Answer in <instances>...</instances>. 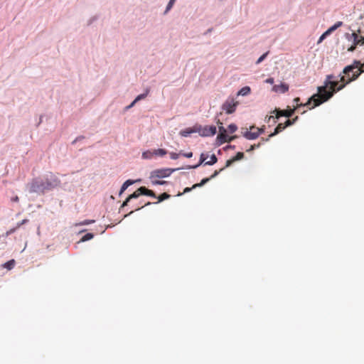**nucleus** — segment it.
I'll list each match as a JSON object with an SVG mask.
<instances>
[{"instance_id":"45","label":"nucleus","mask_w":364,"mask_h":364,"mask_svg":"<svg viewBox=\"0 0 364 364\" xmlns=\"http://www.w3.org/2000/svg\"><path fill=\"white\" fill-rule=\"evenodd\" d=\"M235 145L228 144L223 148V150L227 151L229 149H235Z\"/></svg>"},{"instance_id":"53","label":"nucleus","mask_w":364,"mask_h":364,"mask_svg":"<svg viewBox=\"0 0 364 364\" xmlns=\"http://www.w3.org/2000/svg\"><path fill=\"white\" fill-rule=\"evenodd\" d=\"M266 82L269 83V84H273L274 79L272 77H269L266 80Z\"/></svg>"},{"instance_id":"11","label":"nucleus","mask_w":364,"mask_h":364,"mask_svg":"<svg viewBox=\"0 0 364 364\" xmlns=\"http://www.w3.org/2000/svg\"><path fill=\"white\" fill-rule=\"evenodd\" d=\"M273 90L277 92L285 93L289 90V85L284 82H281L279 85H275L273 87Z\"/></svg>"},{"instance_id":"19","label":"nucleus","mask_w":364,"mask_h":364,"mask_svg":"<svg viewBox=\"0 0 364 364\" xmlns=\"http://www.w3.org/2000/svg\"><path fill=\"white\" fill-rule=\"evenodd\" d=\"M16 264V261L14 259H11L9 260L8 262H5L2 266L4 268L7 269L8 270L12 269Z\"/></svg>"},{"instance_id":"26","label":"nucleus","mask_w":364,"mask_h":364,"mask_svg":"<svg viewBox=\"0 0 364 364\" xmlns=\"http://www.w3.org/2000/svg\"><path fill=\"white\" fill-rule=\"evenodd\" d=\"M208 158V154L202 153L200 156L198 165H202L203 164L205 165V162H206V159Z\"/></svg>"},{"instance_id":"34","label":"nucleus","mask_w":364,"mask_h":364,"mask_svg":"<svg viewBox=\"0 0 364 364\" xmlns=\"http://www.w3.org/2000/svg\"><path fill=\"white\" fill-rule=\"evenodd\" d=\"M95 223L94 220H85L79 223H76L75 225H87Z\"/></svg>"},{"instance_id":"39","label":"nucleus","mask_w":364,"mask_h":364,"mask_svg":"<svg viewBox=\"0 0 364 364\" xmlns=\"http://www.w3.org/2000/svg\"><path fill=\"white\" fill-rule=\"evenodd\" d=\"M218 134L228 135V133H227L226 129L224 127H223V126H220L219 127V133H218Z\"/></svg>"},{"instance_id":"18","label":"nucleus","mask_w":364,"mask_h":364,"mask_svg":"<svg viewBox=\"0 0 364 364\" xmlns=\"http://www.w3.org/2000/svg\"><path fill=\"white\" fill-rule=\"evenodd\" d=\"M251 92V88L249 86L242 87L238 92L237 95L247 96Z\"/></svg>"},{"instance_id":"25","label":"nucleus","mask_w":364,"mask_h":364,"mask_svg":"<svg viewBox=\"0 0 364 364\" xmlns=\"http://www.w3.org/2000/svg\"><path fill=\"white\" fill-rule=\"evenodd\" d=\"M211 180V178H203L200 183H195L193 185V188H198V187H202L205 184H206L208 182H209Z\"/></svg>"},{"instance_id":"37","label":"nucleus","mask_w":364,"mask_h":364,"mask_svg":"<svg viewBox=\"0 0 364 364\" xmlns=\"http://www.w3.org/2000/svg\"><path fill=\"white\" fill-rule=\"evenodd\" d=\"M180 156H183L186 158L189 159L193 156V152L190 151V152L184 153L183 151H180Z\"/></svg>"},{"instance_id":"3","label":"nucleus","mask_w":364,"mask_h":364,"mask_svg":"<svg viewBox=\"0 0 364 364\" xmlns=\"http://www.w3.org/2000/svg\"><path fill=\"white\" fill-rule=\"evenodd\" d=\"M183 169V168H163L155 169L150 173L149 179L164 178L171 176L173 172Z\"/></svg>"},{"instance_id":"13","label":"nucleus","mask_w":364,"mask_h":364,"mask_svg":"<svg viewBox=\"0 0 364 364\" xmlns=\"http://www.w3.org/2000/svg\"><path fill=\"white\" fill-rule=\"evenodd\" d=\"M242 136L248 140H255L259 136V133L245 131L242 133Z\"/></svg>"},{"instance_id":"24","label":"nucleus","mask_w":364,"mask_h":364,"mask_svg":"<svg viewBox=\"0 0 364 364\" xmlns=\"http://www.w3.org/2000/svg\"><path fill=\"white\" fill-rule=\"evenodd\" d=\"M218 162V158L215 154L210 156V161L205 162V166H213Z\"/></svg>"},{"instance_id":"63","label":"nucleus","mask_w":364,"mask_h":364,"mask_svg":"<svg viewBox=\"0 0 364 364\" xmlns=\"http://www.w3.org/2000/svg\"><path fill=\"white\" fill-rule=\"evenodd\" d=\"M363 69H364V66H363Z\"/></svg>"},{"instance_id":"21","label":"nucleus","mask_w":364,"mask_h":364,"mask_svg":"<svg viewBox=\"0 0 364 364\" xmlns=\"http://www.w3.org/2000/svg\"><path fill=\"white\" fill-rule=\"evenodd\" d=\"M150 180H151V183L153 186H163V185H166V184L170 183L169 181L157 180L156 178L150 179Z\"/></svg>"},{"instance_id":"23","label":"nucleus","mask_w":364,"mask_h":364,"mask_svg":"<svg viewBox=\"0 0 364 364\" xmlns=\"http://www.w3.org/2000/svg\"><path fill=\"white\" fill-rule=\"evenodd\" d=\"M154 151L153 154L156 156H164L168 153L167 150L164 149H154Z\"/></svg>"},{"instance_id":"60","label":"nucleus","mask_w":364,"mask_h":364,"mask_svg":"<svg viewBox=\"0 0 364 364\" xmlns=\"http://www.w3.org/2000/svg\"><path fill=\"white\" fill-rule=\"evenodd\" d=\"M133 212H134L133 210H132V211H131V212H129L128 214H127V215H124V218H126V217H127V216L130 215L131 214H132V213H133Z\"/></svg>"},{"instance_id":"48","label":"nucleus","mask_w":364,"mask_h":364,"mask_svg":"<svg viewBox=\"0 0 364 364\" xmlns=\"http://www.w3.org/2000/svg\"><path fill=\"white\" fill-rule=\"evenodd\" d=\"M359 45H364V36L360 37L358 36V46Z\"/></svg>"},{"instance_id":"46","label":"nucleus","mask_w":364,"mask_h":364,"mask_svg":"<svg viewBox=\"0 0 364 364\" xmlns=\"http://www.w3.org/2000/svg\"><path fill=\"white\" fill-rule=\"evenodd\" d=\"M97 19V16H94L92 17H91L88 21H87V26H90L93 22H95L96 20Z\"/></svg>"},{"instance_id":"44","label":"nucleus","mask_w":364,"mask_h":364,"mask_svg":"<svg viewBox=\"0 0 364 364\" xmlns=\"http://www.w3.org/2000/svg\"><path fill=\"white\" fill-rule=\"evenodd\" d=\"M200 165H198V163L197 164H194V165H188L186 166V167H183V169L184 168H186V169H196L197 168H198Z\"/></svg>"},{"instance_id":"61","label":"nucleus","mask_w":364,"mask_h":364,"mask_svg":"<svg viewBox=\"0 0 364 364\" xmlns=\"http://www.w3.org/2000/svg\"><path fill=\"white\" fill-rule=\"evenodd\" d=\"M222 154V150H221V149H219V150L218 151V154H219V155H220V154Z\"/></svg>"},{"instance_id":"27","label":"nucleus","mask_w":364,"mask_h":364,"mask_svg":"<svg viewBox=\"0 0 364 364\" xmlns=\"http://www.w3.org/2000/svg\"><path fill=\"white\" fill-rule=\"evenodd\" d=\"M176 2V0H169L166 9L164 11V14H166L173 6L174 4Z\"/></svg>"},{"instance_id":"54","label":"nucleus","mask_w":364,"mask_h":364,"mask_svg":"<svg viewBox=\"0 0 364 364\" xmlns=\"http://www.w3.org/2000/svg\"><path fill=\"white\" fill-rule=\"evenodd\" d=\"M213 28H208V30H207V31L203 33V35H204V36H206V35H208V34L210 33L213 31Z\"/></svg>"},{"instance_id":"30","label":"nucleus","mask_w":364,"mask_h":364,"mask_svg":"<svg viewBox=\"0 0 364 364\" xmlns=\"http://www.w3.org/2000/svg\"><path fill=\"white\" fill-rule=\"evenodd\" d=\"M299 119V117L296 116L292 119H287L285 122L287 127H290L296 123V122Z\"/></svg>"},{"instance_id":"6","label":"nucleus","mask_w":364,"mask_h":364,"mask_svg":"<svg viewBox=\"0 0 364 364\" xmlns=\"http://www.w3.org/2000/svg\"><path fill=\"white\" fill-rule=\"evenodd\" d=\"M237 104V102H234L233 99H228L223 104L221 108L227 114H230L235 111Z\"/></svg>"},{"instance_id":"4","label":"nucleus","mask_w":364,"mask_h":364,"mask_svg":"<svg viewBox=\"0 0 364 364\" xmlns=\"http://www.w3.org/2000/svg\"><path fill=\"white\" fill-rule=\"evenodd\" d=\"M295 108H290L288 107L287 109H281L279 108H275L271 113L275 114V118L279 119L280 117H285L287 118H290L295 113Z\"/></svg>"},{"instance_id":"5","label":"nucleus","mask_w":364,"mask_h":364,"mask_svg":"<svg viewBox=\"0 0 364 364\" xmlns=\"http://www.w3.org/2000/svg\"><path fill=\"white\" fill-rule=\"evenodd\" d=\"M202 129V126L198 124H196L192 127H188L184 129H181L179 132V135L183 137L191 136L192 134L198 133Z\"/></svg>"},{"instance_id":"32","label":"nucleus","mask_w":364,"mask_h":364,"mask_svg":"<svg viewBox=\"0 0 364 364\" xmlns=\"http://www.w3.org/2000/svg\"><path fill=\"white\" fill-rule=\"evenodd\" d=\"M228 129L230 134H232L237 131V126L235 124H230L228 125Z\"/></svg>"},{"instance_id":"51","label":"nucleus","mask_w":364,"mask_h":364,"mask_svg":"<svg viewBox=\"0 0 364 364\" xmlns=\"http://www.w3.org/2000/svg\"><path fill=\"white\" fill-rule=\"evenodd\" d=\"M237 137L238 136L237 135H233V136L228 135V137L227 138V139H228L227 142H231L232 141H233L235 139H236Z\"/></svg>"},{"instance_id":"1","label":"nucleus","mask_w":364,"mask_h":364,"mask_svg":"<svg viewBox=\"0 0 364 364\" xmlns=\"http://www.w3.org/2000/svg\"><path fill=\"white\" fill-rule=\"evenodd\" d=\"M364 63L358 60H354L353 63L346 66L343 70V74L338 76L328 75L324 81L323 86L318 87V93L310 97L306 103L298 105L297 107L309 106L311 103L314 105L311 108L317 107L322 103L329 100L335 93L341 90L348 84L356 80L359 76L364 73Z\"/></svg>"},{"instance_id":"16","label":"nucleus","mask_w":364,"mask_h":364,"mask_svg":"<svg viewBox=\"0 0 364 364\" xmlns=\"http://www.w3.org/2000/svg\"><path fill=\"white\" fill-rule=\"evenodd\" d=\"M333 29L331 27H329L324 33L321 34L319 37L317 43H321L325 38H326L328 36H330L333 32Z\"/></svg>"},{"instance_id":"28","label":"nucleus","mask_w":364,"mask_h":364,"mask_svg":"<svg viewBox=\"0 0 364 364\" xmlns=\"http://www.w3.org/2000/svg\"><path fill=\"white\" fill-rule=\"evenodd\" d=\"M245 158V154L243 152L239 151L236 154V155L232 157L233 161H237L243 159Z\"/></svg>"},{"instance_id":"41","label":"nucleus","mask_w":364,"mask_h":364,"mask_svg":"<svg viewBox=\"0 0 364 364\" xmlns=\"http://www.w3.org/2000/svg\"><path fill=\"white\" fill-rule=\"evenodd\" d=\"M85 137L82 135H80V136H78L77 137H76L73 141H72V144H76L77 142L78 141H81L82 140H83Z\"/></svg>"},{"instance_id":"40","label":"nucleus","mask_w":364,"mask_h":364,"mask_svg":"<svg viewBox=\"0 0 364 364\" xmlns=\"http://www.w3.org/2000/svg\"><path fill=\"white\" fill-rule=\"evenodd\" d=\"M342 25H343L342 21H337L335 24H333L331 27L333 28V31H335L337 28L341 27Z\"/></svg>"},{"instance_id":"14","label":"nucleus","mask_w":364,"mask_h":364,"mask_svg":"<svg viewBox=\"0 0 364 364\" xmlns=\"http://www.w3.org/2000/svg\"><path fill=\"white\" fill-rule=\"evenodd\" d=\"M287 128L286 124L279 123L274 129V131L269 135V137H273L284 130Z\"/></svg>"},{"instance_id":"49","label":"nucleus","mask_w":364,"mask_h":364,"mask_svg":"<svg viewBox=\"0 0 364 364\" xmlns=\"http://www.w3.org/2000/svg\"><path fill=\"white\" fill-rule=\"evenodd\" d=\"M129 201H130V200L128 198H127L125 199V200L122 203V205L120 207V209H122V208H124L125 206H127L128 205V203H129Z\"/></svg>"},{"instance_id":"59","label":"nucleus","mask_w":364,"mask_h":364,"mask_svg":"<svg viewBox=\"0 0 364 364\" xmlns=\"http://www.w3.org/2000/svg\"><path fill=\"white\" fill-rule=\"evenodd\" d=\"M16 228L11 229L9 231L7 232V235H10L13 233L15 231Z\"/></svg>"},{"instance_id":"58","label":"nucleus","mask_w":364,"mask_h":364,"mask_svg":"<svg viewBox=\"0 0 364 364\" xmlns=\"http://www.w3.org/2000/svg\"><path fill=\"white\" fill-rule=\"evenodd\" d=\"M43 117V115H41L40 119H39V122L37 124V127H38L40 125V124L42 122Z\"/></svg>"},{"instance_id":"55","label":"nucleus","mask_w":364,"mask_h":364,"mask_svg":"<svg viewBox=\"0 0 364 364\" xmlns=\"http://www.w3.org/2000/svg\"><path fill=\"white\" fill-rule=\"evenodd\" d=\"M269 138H270V137H268V138H267V139H264V138H263V137H262V138L261 139V142H260V143H261V145H262V144H264V142H266V141H269Z\"/></svg>"},{"instance_id":"17","label":"nucleus","mask_w":364,"mask_h":364,"mask_svg":"<svg viewBox=\"0 0 364 364\" xmlns=\"http://www.w3.org/2000/svg\"><path fill=\"white\" fill-rule=\"evenodd\" d=\"M150 90H151V88L149 87H146L144 92L137 95L136 97V98L134 100V101L136 103L137 102L145 99L147 97V95H149Z\"/></svg>"},{"instance_id":"56","label":"nucleus","mask_w":364,"mask_h":364,"mask_svg":"<svg viewBox=\"0 0 364 364\" xmlns=\"http://www.w3.org/2000/svg\"><path fill=\"white\" fill-rule=\"evenodd\" d=\"M11 200L14 201V202H18L19 200V198H18V196H15V197L11 198Z\"/></svg>"},{"instance_id":"12","label":"nucleus","mask_w":364,"mask_h":364,"mask_svg":"<svg viewBox=\"0 0 364 364\" xmlns=\"http://www.w3.org/2000/svg\"><path fill=\"white\" fill-rule=\"evenodd\" d=\"M171 198V195L167 193H161V195H159V196H156V198L158 199V201L156 202H154V203H151V202H148L147 203H146L145 205H149L151 204H158L165 200H167L168 198Z\"/></svg>"},{"instance_id":"29","label":"nucleus","mask_w":364,"mask_h":364,"mask_svg":"<svg viewBox=\"0 0 364 364\" xmlns=\"http://www.w3.org/2000/svg\"><path fill=\"white\" fill-rule=\"evenodd\" d=\"M139 188L134 191L133 193L130 194L127 198L131 200L132 199H136L138 198L141 195L139 194Z\"/></svg>"},{"instance_id":"2","label":"nucleus","mask_w":364,"mask_h":364,"mask_svg":"<svg viewBox=\"0 0 364 364\" xmlns=\"http://www.w3.org/2000/svg\"><path fill=\"white\" fill-rule=\"evenodd\" d=\"M60 185V180L53 173H49L43 176L33 178L27 184L30 193H36L40 196L53 191Z\"/></svg>"},{"instance_id":"20","label":"nucleus","mask_w":364,"mask_h":364,"mask_svg":"<svg viewBox=\"0 0 364 364\" xmlns=\"http://www.w3.org/2000/svg\"><path fill=\"white\" fill-rule=\"evenodd\" d=\"M153 152H154V150H146V151H144L141 155L142 159H152V157L154 156V154H153Z\"/></svg>"},{"instance_id":"9","label":"nucleus","mask_w":364,"mask_h":364,"mask_svg":"<svg viewBox=\"0 0 364 364\" xmlns=\"http://www.w3.org/2000/svg\"><path fill=\"white\" fill-rule=\"evenodd\" d=\"M141 181V179H140V178L136 179V180L128 179V180L125 181L120 188V190L119 192V196H120L127 189V188L129 186H130L136 183H139Z\"/></svg>"},{"instance_id":"8","label":"nucleus","mask_w":364,"mask_h":364,"mask_svg":"<svg viewBox=\"0 0 364 364\" xmlns=\"http://www.w3.org/2000/svg\"><path fill=\"white\" fill-rule=\"evenodd\" d=\"M345 37L348 41H353V44L350 47L348 48L347 50L348 52L355 51L358 46V35L355 33H346L345 34Z\"/></svg>"},{"instance_id":"33","label":"nucleus","mask_w":364,"mask_h":364,"mask_svg":"<svg viewBox=\"0 0 364 364\" xmlns=\"http://www.w3.org/2000/svg\"><path fill=\"white\" fill-rule=\"evenodd\" d=\"M257 129V133H259V135L264 133V130H265V127L263 126L260 128H258V127H256L255 125H252L250 127V129L252 130V129Z\"/></svg>"},{"instance_id":"57","label":"nucleus","mask_w":364,"mask_h":364,"mask_svg":"<svg viewBox=\"0 0 364 364\" xmlns=\"http://www.w3.org/2000/svg\"><path fill=\"white\" fill-rule=\"evenodd\" d=\"M300 101V98L299 97H295L294 99V102L296 103V104H298V102Z\"/></svg>"},{"instance_id":"43","label":"nucleus","mask_w":364,"mask_h":364,"mask_svg":"<svg viewBox=\"0 0 364 364\" xmlns=\"http://www.w3.org/2000/svg\"><path fill=\"white\" fill-rule=\"evenodd\" d=\"M179 156H180V152L179 153H175V152L170 153V158L173 160L177 159L179 157Z\"/></svg>"},{"instance_id":"10","label":"nucleus","mask_w":364,"mask_h":364,"mask_svg":"<svg viewBox=\"0 0 364 364\" xmlns=\"http://www.w3.org/2000/svg\"><path fill=\"white\" fill-rule=\"evenodd\" d=\"M139 194L141 196H150L154 198H156V195L155 194V193L152 190H150L145 186L139 187Z\"/></svg>"},{"instance_id":"52","label":"nucleus","mask_w":364,"mask_h":364,"mask_svg":"<svg viewBox=\"0 0 364 364\" xmlns=\"http://www.w3.org/2000/svg\"><path fill=\"white\" fill-rule=\"evenodd\" d=\"M28 220H27V219H24V220H23L21 222L18 223V224H17V228H19L21 225H23V224H25V223H28Z\"/></svg>"},{"instance_id":"36","label":"nucleus","mask_w":364,"mask_h":364,"mask_svg":"<svg viewBox=\"0 0 364 364\" xmlns=\"http://www.w3.org/2000/svg\"><path fill=\"white\" fill-rule=\"evenodd\" d=\"M196 188H193V186L192 187H186L183 190V193H187L191 192L192 190L195 189ZM183 195V193H178L176 196H181Z\"/></svg>"},{"instance_id":"15","label":"nucleus","mask_w":364,"mask_h":364,"mask_svg":"<svg viewBox=\"0 0 364 364\" xmlns=\"http://www.w3.org/2000/svg\"><path fill=\"white\" fill-rule=\"evenodd\" d=\"M228 137V135L218 134L216 139H215V146H220L223 144L227 142Z\"/></svg>"},{"instance_id":"38","label":"nucleus","mask_w":364,"mask_h":364,"mask_svg":"<svg viewBox=\"0 0 364 364\" xmlns=\"http://www.w3.org/2000/svg\"><path fill=\"white\" fill-rule=\"evenodd\" d=\"M224 169H225V168H220V170H215V171H214V173H213V174H212L209 178H211V179H213V178H215V177H216V176H218V174H219L221 171H223Z\"/></svg>"},{"instance_id":"62","label":"nucleus","mask_w":364,"mask_h":364,"mask_svg":"<svg viewBox=\"0 0 364 364\" xmlns=\"http://www.w3.org/2000/svg\"><path fill=\"white\" fill-rule=\"evenodd\" d=\"M85 230H82L80 231V233L83 232H85Z\"/></svg>"},{"instance_id":"47","label":"nucleus","mask_w":364,"mask_h":364,"mask_svg":"<svg viewBox=\"0 0 364 364\" xmlns=\"http://www.w3.org/2000/svg\"><path fill=\"white\" fill-rule=\"evenodd\" d=\"M234 162H235V161H233V159H228L226 161V164H225V166L224 167L225 168H228L229 166H230Z\"/></svg>"},{"instance_id":"31","label":"nucleus","mask_w":364,"mask_h":364,"mask_svg":"<svg viewBox=\"0 0 364 364\" xmlns=\"http://www.w3.org/2000/svg\"><path fill=\"white\" fill-rule=\"evenodd\" d=\"M269 51H267L266 53H264V54H262L256 61V64L258 65L259 63H261L263 60H264V59L267 57V55H269Z\"/></svg>"},{"instance_id":"22","label":"nucleus","mask_w":364,"mask_h":364,"mask_svg":"<svg viewBox=\"0 0 364 364\" xmlns=\"http://www.w3.org/2000/svg\"><path fill=\"white\" fill-rule=\"evenodd\" d=\"M94 236H95V235L93 233L87 232L81 237L79 242H84L89 241V240H92L94 237Z\"/></svg>"},{"instance_id":"35","label":"nucleus","mask_w":364,"mask_h":364,"mask_svg":"<svg viewBox=\"0 0 364 364\" xmlns=\"http://www.w3.org/2000/svg\"><path fill=\"white\" fill-rule=\"evenodd\" d=\"M260 146H261V143L252 144V145L250 146V147L248 149H247V152L253 151L256 149L259 148Z\"/></svg>"},{"instance_id":"7","label":"nucleus","mask_w":364,"mask_h":364,"mask_svg":"<svg viewBox=\"0 0 364 364\" xmlns=\"http://www.w3.org/2000/svg\"><path fill=\"white\" fill-rule=\"evenodd\" d=\"M198 133L203 137L212 136L217 133V129L214 125H207L204 127H202L201 131Z\"/></svg>"},{"instance_id":"50","label":"nucleus","mask_w":364,"mask_h":364,"mask_svg":"<svg viewBox=\"0 0 364 364\" xmlns=\"http://www.w3.org/2000/svg\"><path fill=\"white\" fill-rule=\"evenodd\" d=\"M271 119H273V124L277 123V120L274 119V117L273 116L267 117L265 121L267 122H269Z\"/></svg>"},{"instance_id":"42","label":"nucleus","mask_w":364,"mask_h":364,"mask_svg":"<svg viewBox=\"0 0 364 364\" xmlns=\"http://www.w3.org/2000/svg\"><path fill=\"white\" fill-rule=\"evenodd\" d=\"M135 104L136 102L133 100L129 105L126 106L124 108V112H127L129 109L133 107L135 105Z\"/></svg>"}]
</instances>
